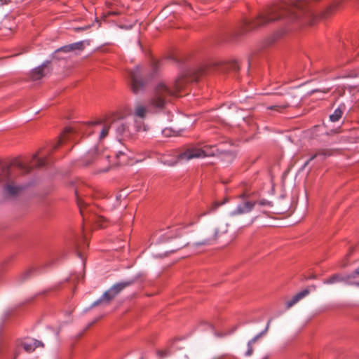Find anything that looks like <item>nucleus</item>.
Segmentation results:
<instances>
[{
  "instance_id": "f257e3e1",
  "label": "nucleus",
  "mask_w": 359,
  "mask_h": 359,
  "mask_svg": "<svg viewBox=\"0 0 359 359\" xmlns=\"http://www.w3.org/2000/svg\"><path fill=\"white\" fill-rule=\"evenodd\" d=\"M196 80L197 76L194 73L187 72L177 78L172 86L164 82L158 83L147 104L137 102L134 105L133 116L135 118L144 119L149 114L163 110L172 96L181 95L187 86L191 81Z\"/></svg>"
},
{
  "instance_id": "f03ea898",
  "label": "nucleus",
  "mask_w": 359,
  "mask_h": 359,
  "mask_svg": "<svg viewBox=\"0 0 359 359\" xmlns=\"http://www.w3.org/2000/svg\"><path fill=\"white\" fill-rule=\"evenodd\" d=\"M313 13L307 8L306 2L303 0L292 1L290 4H282L266 12L260 14L253 22L249 23V29H255L283 20L284 25L304 22H311Z\"/></svg>"
},
{
  "instance_id": "7ed1b4c3",
  "label": "nucleus",
  "mask_w": 359,
  "mask_h": 359,
  "mask_svg": "<svg viewBox=\"0 0 359 359\" xmlns=\"http://www.w3.org/2000/svg\"><path fill=\"white\" fill-rule=\"evenodd\" d=\"M218 149L215 146L204 145L203 147H191L180 154V158L188 161L193 158L212 156L216 154Z\"/></svg>"
},
{
  "instance_id": "20e7f679",
  "label": "nucleus",
  "mask_w": 359,
  "mask_h": 359,
  "mask_svg": "<svg viewBox=\"0 0 359 359\" xmlns=\"http://www.w3.org/2000/svg\"><path fill=\"white\" fill-rule=\"evenodd\" d=\"M137 278L117 283L113 285L107 291H106L102 296L97 301H95L92 306H95L100 304H108L112 299H114L121 291L126 287L133 285Z\"/></svg>"
},
{
  "instance_id": "39448f33",
  "label": "nucleus",
  "mask_w": 359,
  "mask_h": 359,
  "mask_svg": "<svg viewBox=\"0 0 359 359\" xmlns=\"http://www.w3.org/2000/svg\"><path fill=\"white\" fill-rule=\"evenodd\" d=\"M15 176L16 175L9 168L4 169L0 176V182L4 186V194L8 196H14L22 189V186L15 184Z\"/></svg>"
},
{
  "instance_id": "423d86ee",
  "label": "nucleus",
  "mask_w": 359,
  "mask_h": 359,
  "mask_svg": "<svg viewBox=\"0 0 359 359\" xmlns=\"http://www.w3.org/2000/svg\"><path fill=\"white\" fill-rule=\"evenodd\" d=\"M111 126L115 128L117 137H128L131 135L134 131H140L142 130L141 127L139 126H136L134 130H132L130 127V123L126 121H114L111 123Z\"/></svg>"
},
{
  "instance_id": "0eeeda50",
  "label": "nucleus",
  "mask_w": 359,
  "mask_h": 359,
  "mask_svg": "<svg viewBox=\"0 0 359 359\" xmlns=\"http://www.w3.org/2000/svg\"><path fill=\"white\" fill-rule=\"evenodd\" d=\"M228 231V224L224 225L222 228H215L212 231L206 233L205 238L198 243L194 244L195 246L208 245L213 244L220 236V234L226 233Z\"/></svg>"
},
{
  "instance_id": "6e6552de",
  "label": "nucleus",
  "mask_w": 359,
  "mask_h": 359,
  "mask_svg": "<svg viewBox=\"0 0 359 359\" xmlns=\"http://www.w3.org/2000/svg\"><path fill=\"white\" fill-rule=\"evenodd\" d=\"M130 78L133 92L137 94L142 91L144 83L142 81V74L139 67H136L130 72Z\"/></svg>"
},
{
  "instance_id": "1a4fd4ad",
  "label": "nucleus",
  "mask_w": 359,
  "mask_h": 359,
  "mask_svg": "<svg viewBox=\"0 0 359 359\" xmlns=\"http://www.w3.org/2000/svg\"><path fill=\"white\" fill-rule=\"evenodd\" d=\"M48 64L49 62H45L41 66L34 69L29 74L31 79L37 81L49 74L50 71L48 67Z\"/></svg>"
},
{
  "instance_id": "9d476101",
  "label": "nucleus",
  "mask_w": 359,
  "mask_h": 359,
  "mask_svg": "<svg viewBox=\"0 0 359 359\" xmlns=\"http://www.w3.org/2000/svg\"><path fill=\"white\" fill-rule=\"evenodd\" d=\"M22 346L25 351L31 353L34 351L37 347H43V344L34 339H25L22 342Z\"/></svg>"
},
{
  "instance_id": "9b49d317",
  "label": "nucleus",
  "mask_w": 359,
  "mask_h": 359,
  "mask_svg": "<svg viewBox=\"0 0 359 359\" xmlns=\"http://www.w3.org/2000/svg\"><path fill=\"white\" fill-rule=\"evenodd\" d=\"M255 204V203L247 201L242 205H239L234 210L230 212V216L233 217L250 212L253 209Z\"/></svg>"
},
{
  "instance_id": "f8f14e48",
  "label": "nucleus",
  "mask_w": 359,
  "mask_h": 359,
  "mask_svg": "<svg viewBox=\"0 0 359 359\" xmlns=\"http://www.w3.org/2000/svg\"><path fill=\"white\" fill-rule=\"evenodd\" d=\"M310 293V290L305 289L302 290V292L297 293L296 295H294L291 300H289L286 302V307L287 309H290L292 306H294L295 304H297L300 299L305 297Z\"/></svg>"
},
{
  "instance_id": "ddd939ff",
  "label": "nucleus",
  "mask_w": 359,
  "mask_h": 359,
  "mask_svg": "<svg viewBox=\"0 0 359 359\" xmlns=\"http://www.w3.org/2000/svg\"><path fill=\"white\" fill-rule=\"evenodd\" d=\"M310 293V290L305 289L302 290V292L297 293L296 295H294L291 300H289L286 302V307L287 309H290L292 306H294L295 304H297L300 299L305 297Z\"/></svg>"
},
{
  "instance_id": "4468645a",
  "label": "nucleus",
  "mask_w": 359,
  "mask_h": 359,
  "mask_svg": "<svg viewBox=\"0 0 359 359\" xmlns=\"http://www.w3.org/2000/svg\"><path fill=\"white\" fill-rule=\"evenodd\" d=\"M349 278L348 276H342L339 274H334L330 278L325 280L323 283L324 284H333L337 282L347 281Z\"/></svg>"
},
{
  "instance_id": "2eb2a0df",
  "label": "nucleus",
  "mask_w": 359,
  "mask_h": 359,
  "mask_svg": "<svg viewBox=\"0 0 359 359\" xmlns=\"http://www.w3.org/2000/svg\"><path fill=\"white\" fill-rule=\"evenodd\" d=\"M179 157L180 155L176 158H168V157L164 156L161 158V161L163 164L165 165L174 166L179 161H183L182 159H180Z\"/></svg>"
},
{
  "instance_id": "dca6fc26",
  "label": "nucleus",
  "mask_w": 359,
  "mask_h": 359,
  "mask_svg": "<svg viewBox=\"0 0 359 359\" xmlns=\"http://www.w3.org/2000/svg\"><path fill=\"white\" fill-rule=\"evenodd\" d=\"M95 224L100 228H105L109 222L102 216H96L94 219Z\"/></svg>"
},
{
  "instance_id": "f3484780",
  "label": "nucleus",
  "mask_w": 359,
  "mask_h": 359,
  "mask_svg": "<svg viewBox=\"0 0 359 359\" xmlns=\"http://www.w3.org/2000/svg\"><path fill=\"white\" fill-rule=\"evenodd\" d=\"M332 154V151L330 150L327 149H322L318 151L315 155L312 156L306 162V165L309 163L310 161L313 160L316 157L319 156H323L324 158L328 156H330Z\"/></svg>"
},
{
  "instance_id": "a211bd4d",
  "label": "nucleus",
  "mask_w": 359,
  "mask_h": 359,
  "mask_svg": "<svg viewBox=\"0 0 359 359\" xmlns=\"http://www.w3.org/2000/svg\"><path fill=\"white\" fill-rule=\"evenodd\" d=\"M342 114V110L339 107L337 108V109H335L334 113L330 116V121H332V122H336L339 121V119L341 117Z\"/></svg>"
},
{
  "instance_id": "6ab92c4d",
  "label": "nucleus",
  "mask_w": 359,
  "mask_h": 359,
  "mask_svg": "<svg viewBox=\"0 0 359 359\" xmlns=\"http://www.w3.org/2000/svg\"><path fill=\"white\" fill-rule=\"evenodd\" d=\"M76 195L77 204L80 208L81 213L83 215V208L84 205H86V203L83 201L80 193L77 190L76 191Z\"/></svg>"
},
{
  "instance_id": "aec40b11",
  "label": "nucleus",
  "mask_w": 359,
  "mask_h": 359,
  "mask_svg": "<svg viewBox=\"0 0 359 359\" xmlns=\"http://www.w3.org/2000/svg\"><path fill=\"white\" fill-rule=\"evenodd\" d=\"M111 126H112L111 123V124L105 123L103 126V128L100 134V140H102L107 137V135H108V133H109V130Z\"/></svg>"
},
{
  "instance_id": "412c9836",
  "label": "nucleus",
  "mask_w": 359,
  "mask_h": 359,
  "mask_svg": "<svg viewBox=\"0 0 359 359\" xmlns=\"http://www.w3.org/2000/svg\"><path fill=\"white\" fill-rule=\"evenodd\" d=\"M224 158L227 161H231L236 156L234 151H225L223 152Z\"/></svg>"
},
{
  "instance_id": "4be33fe9",
  "label": "nucleus",
  "mask_w": 359,
  "mask_h": 359,
  "mask_svg": "<svg viewBox=\"0 0 359 359\" xmlns=\"http://www.w3.org/2000/svg\"><path fill=\"white\" fill-rule=\"evenodd\" d=\"M69 47L71 48L72 51L76 50H83L84 48V42L83 41H79L74 43L69 44Z\"/></svg>"
},
{
  "instance_id": "5701e85b",
  "label": "nucleus",
  "mask_w": 359,
  "mask_h": 359,
  "mask_svg": "<svg viewBox=\"0 0 359 359\" xmlns=\"http://www.w3.org/2000/svg\"><path fill=\"white\" fill-rule=\"evenodd\" d=\"M288 107L287 104H280V105H271L270 107H268L267 109L270 110H273L276 111H280L281 110L287 108Z\"/></svg>"
},
{
  "instance_id": "b1692460",
  "label": "nucleus",
  "mask_w": 359,
  "mask_h": 359,
  "mask_svg": "<svg viewBox=\"0 0 359 359\" xmlns=\"http://www.w3.org/2000/svg\"><path fill=\"white\" fill-rule=\"evenodd\" d=\"M16 166L25 172H28L31 170L29 166H27L21 162L16 163Z\"/></svg>"
},
{
  "instance_id": "393cba45",
  "label": "nucleus",
  "mask_w": 359,
  "mask_h": 359,
  "mask_svg": "<svg viewBox=\"0 0 359 359\" xmlns=\"http://www.w3.org/2000/svg\"><path fill=\"white\" fill-rule=\"evenodd\" d=\"M46 164L45 159L41 158H36V166L38 168H41Z\"/></svg>"
},
{
  "instance_id": "a878e982",
  "label": "nucleus",
  "mask_w": 359,
  "mask_h": 359,
  "mask_svg": "<svg viewBox=\"0 0 359 359\" xmlns=\"http://www.w3.org/2000/svg\"><path fill=\"white\" fill-rule=\"evenodd\" d=\"M71 48L72 47H69V45H67V46H65L57 49L56 50V53H58V52L68 53V52L72 51Z\"/></svg>"
},
{
  "instance_id": "bb28decb",
  "label": "nucleus",
  "mask_w": 359,
  "mask_h": 359,
  "mask_svg": "<svg viewBox=\"0 0 359 359\" xmlns=\"http://www.w3.org/2000/svg\"><path fill=\"white\" fill-rule=\"evenodd\" d=\"M252 344L250 343H248V350L247 351L245 352V355L246 356H250L252 355V353H253V348H252Z\"/></svg>"
},
{
  "instance_id": "cd10ccee",
  "label": "nucleus",
  "mask_w": 359,
  "mask_h": 359,
  "mask_svg": "<svg viewBox=\"0 0 359 359\" xmlns=\"http://www.w3.org/2000/svg\"><path fill=\"white\" fill-rule=\"evenodd\" d=\"M257 203L261 206H271V203L266 200H260Z\"/></svg>"
},
{
  "instance_id": "c85d7f7f",
  "label": "nucleus",
  "mask_w": 359,
  "mask_h": 359,
  "mask_svg": "<svg viewBox=\"0 0 359 359\" xmlns=\"http://www.w3.org/2000/svg\"><path fill=\"white\" fill-rule=\"evenodd\" d=\"M262 336H263V333H259L257 335H256L255 337H253L251 340H250L248 342L252 344H254Z\"/></svg>"
},
{
  "instance_id": "c756f323",
  "label": "nucleus",
  "mask_w": 359,
  "mask_h": 359,
  "mask_svg": "<svg viewBox=\"0 0 359 359\" xmlns=\"http://www.w3.org/2000/svg\"><path fill=\"white\" fill-rule=\"evenodd\" d=\"M359 276V266L350 275H348V278H356Z\"/></svg>"
},
{
  "instance_id": "7c9ffc66",
  "label": "nucleus",
  "mask_w": 359,
  "mask_h": 359,
  "mask_svg": "<svg viewBox=\"0 0 359 359\" xmlns=\"http://www.w3.org/2000/svg\"><path fill=\"white\" fill-rule=\"evenodd\" d=\"M226 202V199H225L223 202L219 203V202H215L212 206V209H216L220 205L224 204Z\"/></svg>"
},
{
  "instance_id": "2f4dec72",
  "label": "nucleus",
  "mask_w": 359,
  "mask_h": 359,
  "mask_svg": "<svg viewBox=\"0 0 359 359\" xmlns=\"http://www.w3.org/2000/svg\"><path fill=\"white\" fill-rule=\"evenodd\" d=\"M271 321V320H269L268 321V323H267V324H266V326L265 330H263V331L261 332V333H263V335H264V334L267 332V331H268V330H269V325H270Z\"/></svg>"
},
{
  "instance_id": "473e14b6",
  "label": "nucleus",
  "mask_w": 359,
  "mask_h": 359,
  "mask_svg": "<svg viewBox=\"0 0 359 359\" xmlns=\"http://www.w3.org/2000/svg\"><path fill=\"white\" fill-rule=\"evenodd\" d=\"M158 355L159 356H161V357H163L166 355L165 352V351H158Z\"/></svg>"
},
{
  "instance_id": "72a5a7b5",
  "label": "nucleus",
  "mask_w": 359,
  "mask_h": 359,
  "mask_svg": "<svg viewBox=\"0 0 359 359\" xmlns=\"http://www.w3.org/2000/svg\"><path fill=\"white\" fill-rule=\"evenodd\" d=\"M72 131V129L70 128H66L65 133H70Z\"/></svg>"
},
{
  "instance_id": "f704fd0d",
  "label": "nucleus",
  "mask_w": 359,
  "mask_h": 359,
  "mask_svg": "<svg viewBox=\"0 0 359 359\" xmlns=\"http://www.w3.org/2000/svg\"><path fill=\"white\" fill-rule=\"evenodd\" d=\"M309 288H311V290H316V285H312L309 286Z\"/></svg>"
},
{
  "instance_id": "c9c22d12",
  "label": "nucleus",
  "mask_w": 359,
  "mask_h": 359,
  "mask_svg": "<svg viewBox=\"0 0 359 359\" xmlns=\"http://www.w3.org/2000/svg\"><path fill=\"white\" fill-rule=\"evenodd\" d=\"M86 28L84 27H79L76 29V30H84Z\"/></svg>"
},
{
  "instance_id": "e433bc0d",
  "label": "nucleus",
  "mask_w": 359,
  "mask_h": 359,
  "mask_svg": "<svg viewBox=\"0 0 359 359\" xmlns=\"http://www.w3.org/2000/svg\"><path fill=\"white\" fill-rule=\"evenodd\" d=\"M143 130H147L146 126H144L142 128Z\"/></svg>"
},
{
  "instance_id": "4c0bfd02",
  "label": "nucleus",
  "mask_w": 359,
  "mask_h": 359,
  "mask_svg": "<svg viewBox=\"0 0 359 359\" xmlns=\"http://www.w3.org/2000/svg\"><path fill=\"white\" fill-rule=\"evenodd\" d=\"M355 285L359 286V283H355Z\"/></svg>"
}]
</instances>
